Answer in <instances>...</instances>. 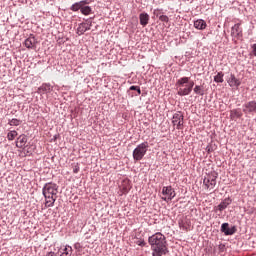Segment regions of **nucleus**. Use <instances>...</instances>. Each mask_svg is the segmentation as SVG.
<instances>
[{
	"label": "nucleus",
	"mask_w": 256,
	"mask_h": 256,
	"mask_svg": "<svg viewBox=\"0 0 256 256\" xmlns=\"http://www.w3.org/2000/svg\"><path fill=\"white\" fill-rule=\"evenodd\" d=\"M40 91H51V86L50 85H47V84H45V85H42L41 87H40Z\"/></svg>",
	"instance_id": "25"
},
{
	"label": "nucleus",
	"mask_w": 256,
	"mask_h": 256,
	"mask_svg": "<svg viewBox=\"0 0 256 256\" xmlns=\"http://www.w3.org/2000/svg\"><path fill=\"white\" fill-rule=\"evenodd\" d=\"M194 27L195 29H198L199 31H203L204 29H207V22L203 19H198L194 21Z\"/></svg>",
	"instance_id": "15"
},
{
	"label": "nucleus",
	"mask_w": 256,
	"mask_h": 256,
	"mask_svg": "<svg viewBox=\"0 0 256 256\" xmlns=\"http://www.w3.org/2000/svg\"><path fill=\"white\" fill-rule=\"evenodd\" d=\"M228 205H229V201L224 200L223 202H221V203L218 205L219 211H225V209H227V206H228Z\"/></svg>",
	"instance_id": "21"
},
{
	"label": "nucleus",
	"mask_w": 256,
	"mask_h": 256,
	"mask_svg": "<svg viewBox=\"0 0 256 256\" xmlns=\"http://www.w3.org/2000/svg\"><path fill=\"white\" fill-rule=\"evenodd\" d=\"M91 29V24L88 23H81L77 28V35H83L86 31Z\"/></svg>",
	"instance_id": "14"
},
{
	"label": "nucleus",
	"mask_w": 256,
	"mask_h": 256,
	"mask_svg": "<svg viewBox=\"0 0 256 256\" xmlns=\"http://www.w3.org/2000/svg\"><path fill=\"white\" fill-rule=\"evenodd\" d=\"M161 13H162V12H161L160 9H155L154 12H153V14H154L156 17H161V15H163V14H161Z\"/></svg>",
	"instance_id": "27"
},
{
	"label": "nucleus",
	"mask_w": 256,
	"mask_h": 256,
	"mask_svg": "<svg viewBox=\"0 0 256 256\" xmlns=\"http://www.w3.org/2000/svg\"><path fill=\"white\" fill-rule=\"evenodd\" d=\"M137 245H139L140 247H145V241H138Z\"/></svg>",
	"instance_id": "30"
},
{
	"label": "nucleus",
	"mask_w": 256,
	"mask_h": 256,
	"mask_svg": "<svg viewBox=\"0 0 256 256\" xmlns=\"http://www.w3.org/2000/svg\"><path fill=\"white\" fill-rule=\"evenodd\" d=\"M43 196L45 197V207H53L57 201V194L59 193V186L53 182L46 183L42 189Z\"/></svg>",
	"instance_id": "2"
},
{
	"label": "nucleus",
	"mask_w": 256,
	"mask_h": 256,
	"mask_svg": "<svg viewBox=\"0 0 256 256\" xmlns=\"http://www.w3.org/2000/svg\"><path fill=\"white\" fill-rule=\"evenodd\" d=\"M227 82L230 87H239V85H241V80L235 77V74H230Z\"/></svg>",
	"instance_id": "12"
},
{
	"label": "nucleus",
	"mask_w": 256,
	"mask_h": 256,
	"mask_svg": "<svg viewBox=\"0 0 256 256\" xmlns=\"http://www.w3.org/2000/svg\"><path fill=\"white\" fill-rule=\"evenodd\" d=\"M35 37H29L25 40L24 45L27 47V49H35Z\"/></svg>",
	"instance_id": "18"
},
{
	"label": "nucleus",
	"mask_w": 256,
	"mask_h": 256,
	"mask_svg": "<svg viewBox=\"0 0 256 256\" xmlns=\"http://www.w3.org/2000/svg\"><path fill=\"white\" fill-rule=\"evenodd\" d=\"M217 177H219L217 172H211L204 178L203 183L206 189H215V185H217Z\"/></svg>",
	"instance_id": "6"
},
{
	"label": "nucleus",
	"mask_w": 256,
	"mask_h": 256,
	"mask_svg": "<svg viewBox=\"0 0 256 256\" xmlns=\"http://www.w3.org/2000/svg\"><path fill=\"white\" fill-rule=\"evenodd\" d=\"M89 5V1L87 0H82L80 2H76L74 3L70 9L71 11L77 12V11H81L82 15H91V12L93 11V9H91Z\"/></svg>",
	"instance_id": "4"
},
{
	"label": "nucleus",
	"mask_w": 256,
	"mask_h": 256,
	"mask_svg": "<svg viewBox=\"0 0 256 256\" xmlns=\"http://www.w3.org/2000/svg\"><path fill=\"white\" fill-rule=\"evenodd\" d=\"M223 77H224V74L223 72H218L217 75L214 77V81L216 83H223Z\"/></svg>",
	"instance_id": "20"
},
{
	"label": "nucleus",
	"mask_w": 256,
	"mask_h": 256,
	"mask_svg": "<svg viewBox=\"0 0 256 256\" xmlns=\"http://www.w3.org/2000/svg\"><path fill=\"white\" fill-rule=\"evenodd\" d=\"M194 93H195L196 95H201V96H203V95H205V90L203 89V86L196 85V86L194 87Z\"/></svg>",
	"instance_id": "19"
},
{
	"label": "nucleus",
	"mask_w": 256,
	"mask_h": 256,
	"mask_svg": "<svg viewBox=\"0 0 256 256\" xmlns=\"http://www.w3.org/2000/svg\"><path fill=\"white\" fill-rule=\"evenodd\" d=\"M189 77H182L177 80L176 87H178V95L180 97H185L191 94V87H189L186 83H189Z\"/></svg>",
	"instance_id": "3"
},
{
	"label": "nucleus",
	"mask_w": 256,
	"mask_h": 256,
	"mask_svg": "<svg viewBox=\"0 0 256 256\" xmlns=\"http://www.w3.org/2000/svg\"><path fill=\"white\" fill-rule=\"evenodd\" d=\"M130 91H137L138 95H141V88L139 86H131Z\"/></svg>",
	"instance_id": "26"
},
{
	"label": "nucleus",
	"mask_w": 256,
	"mask_h": 256,
	"mask_svg": "<svg viewBox=\"0 0 256 256\" xmlns=\"http://www.w3.org/2000/svg\"><path fill=\"white\" fill-rule=\"evenodd\" d=\"M231 113H234L236 115V117H241V114H239V112H237V110H232Z\"/></svg>",
	"instance_id": "31"
},
{
	"label": "nucleus",
	"mask_w": 256,
	"mask_h": 256,
	"mask_svg": "<svg viewBox=\"0 0 256 256\" xmlns=\"http://www.w3.org/2000/svg\"><path fill=\"white\" fill-rule=\"evenodd\" d=\"M243 111L247 113H256V101H250L244 105Z\"/></svg>",
	"instance_id": "10"
},
{
	"label": "nucleus",
	"mask_w": 256,
	"mask_h": 256,
	"mask_svg": "<svg viewBox=\"0 0 256 256\" xmlns=\"http://www.w3.org/2000/svg\"><path fill=\"white\" fill-rule=\"evenodd\" d=\"M139 19H140V25H142V27H147V25H149V14L143 12L139 15Z\"/></svg>",
	"instance_id": "17"
},
{
	"label": "nucleus",
	"mask_w": 256,
	"mask_h": 256,
	"mask_svg": "<svg viewBox=\"0 0 256 256\" xmlns=\"http://www.w3.org/2000/svg\"><path fill=\"white\" fill-rule=\"evenodd\" d=\"M180 227H182V229H187L185 226H183L182 224H180Z\"/></svg>",
	"instance_id": "34"
},
{
	"label": "nucleus",
	"mask_w": 256,
	"mask_h": 256,
	"mask_svg": "<svg viewBox=\"0 0 256 256\" xmlns=\"http://www.w3.org/2000/svg\"><path fill=\"white\" fill-rule=\"evenodd\" d=\"M172 123L176 126V129H181L183 125V114H181V112L175 113L172 118Z\"/></svg>",
	"instance_id": "9"
},
{
	"label": "nucleus",
	"mask_w": 256,
	"mask_h": 256,
	"mask_svg": "<svg viewBox=\"0 0 256 256\" xmlns=\"http://www.w3.org/2000/svg\"><path fill=\"white\" fill-rule=\"evenodd\" d=\"M18 133L17 131H10L7 135V139L8 141H13L15 139V137H17Z\"/></svg>",
	"instance_id": "22"
},
{
	"label": "nucleus",
	"mask_w": 256,
	"mask_h": 256,
	"mask_svg": "<svg viewBox=\"0 0 256 256\" xmlns=\"http://www.w3.org/2000/svg\"><path fill=\"white\" fill-rule=\"evenodd\" d=\"M80 168H79V164H76L73 166V173H79Z\"/></svg>",
	"instance_id": "29"
},
{
	"label": "nucleus",
	"mask_w": 256,
	"mask_h": 256,
	"mask_svg": "<svg viewBox=\"0 0 256 256\" xmlns=\"http://www.w3.org/2000/svg\"><path fill=\"white\" fill-rule=\"evenodd\" d=\"M148 243L152 248L153 256L167 255V239L161 232H157L148 238Z\"/></svg>",
	"instance_id": "1"
},
{
	"label": "nucleus",
	"mask_w": 256,
	"mask_h": 256,
	"mask_svg": "<svg viewBox=\"0 0 256 256\" xmlns=\"http://www.w3.org/2000/svg\"><path fill=\"white\" fill-rule=\"evenodd\" d=\"M162 195L165 197H162L163 201H166V203H169V201H172L175 199V190L171 186H164L162 188Z\"/></svg>",
	"instance_id": "7"
},
{
	"label": "nucleus",
	"mask_w": 256,
	"mask_h": 256,
	"mask_svg": "<svg viewBox=\"0 0 256 256\" xmlns=\"http://www.w3.org/2000/svg\"><path fill=\"white\" fill-rule=\"evenodd\" d=\"M60 256H71L73 254V248L69 245L62 246L59 249Z\"/></svg>",
	"instance_id": "13"
},
{
	"label": "nucleus",
	"mask_w": 256,
	"mask_h": 256,
	"mask_svg": "<svg viewBox=\"0 0 256 256\" xmlns=\"http://www.w3.org/2000/svg\"><path fill=\"white\" fill-rule=\"evenodd\" d=\"M159 20L162 21V23H169V17L167 15H160Z\"/></svg>",
	"instance_id": "24"
},
{
	"label": "nucleus",
	"mask_w": 256,
	"mask_h": 256,
	"mask_svg": "<svg viewBox=\"0 0 256 256\" xmlns=\"http://www.w3.org/2000/svg\"><path fill=\"white\" fill-rule=\"evenodd\" d=\"M46 256H57V254H55V252H48Z\"/></svg>",
	"instance_id": "32"
},
{
	"label": "nucleus",
	"mask_w": 256,
	"mask_h": 256,
	"mask_svg": "<svg viewBox=\"0 0 256 256\" xmlns=\"http://www.w3.org/2000/svg\"><path fill=\"white\" fill-rule=\"evenodd\" d=\"M9 125L17 127V126L21 125V120L14 118L9 121Z\"/></svg>",
	"instance_id": "23"
},
{
	"label": "nucleus",
	"mask_w": 256,
	"mask_h": 256,
	"mask_svg": "<svg viewBox=\"0 0 256 256\" xmlns=\"http://www.w3.org/2000/svg\"><path fill=\"white\" fill-rule=\"evenodd\" d=\"M252 49H253L254 55H255V57H256V44H253Z\"/></svg>",
	"instance_id": "33"
},
{
	"label": "nucleus",
	"mask_w": 256,
	"mask_h": 256,
	"mask_svg": "<svg viewBox=\"0 0 256 256\" xmlns=\"http://www.w3.org/2000/svg\"><path fill=\"white\" fill-rule=\"evenodd\" d=\"M186 85H187L188 87H190L191 91H193V87H194V85H195V82L188 80V83H186Z\"/></svg>",
	"instance_id": "28"
},
{
	"label": "nucleus",
	"mask_w": 256,
	"mask_h": 256,
	"mask_svg": "<svg viewBox=\"0 0 256 256\" xmlns=\"http://www.w3.org/2000/svg\"><path fill=\"white\" fill-rule=\"evenodd\" d=\"M25 145H27V136L22 134L17 138L16 141V147H18L19 149L25 147Z\"/></svg>",
	"instance_id": "16"
},
{
	"label": "nucleus",
	"mask_w": 256,
	"mask_h": 256,
	"mask_svg": "<svg viewBox=\"0 0 256 256\" xmlns=\"http://www.w3.org/2000/svg\"><path fill=\"white\" fill-rule=\"evenodd\" d=\"M231 35L235 39H241L243 37V28H241V24H235L231 29Z\"/></svg>",
	"instance_id": "8"
},
{
	"label": "nucleus",
	"mask_w": 256,
	"mask_h": 256,
	"mask_svg": "<svg viewBox=\"0 0 256 256\" xmlns=\"http://www.w3.org/2000/svg\"><path fill=\"white\" fill-rule=\"evenodd\" d=\"M221 231L224 233V235H234L237 229H235V227L229 228V223H223L221 225Z\"/></svg>",
	"instance_id": "11"
},
{
	"label": "nucleus",
	"mask_w": 256,
	"mask_h": 256,
	"mask_svg": "<svg viewBox=\"0 0 256 256\" xmlns=\"http://www.w3.org/2000/svg\"><path fill=\"white\" fill-rule=\"evenodd\" d=\"M149 149V143L143 142L139 144L134 150H133V159L134 161H141L147 155V151Z\"/></svg>",
	"instance_id": "5"
}]
</instances>
